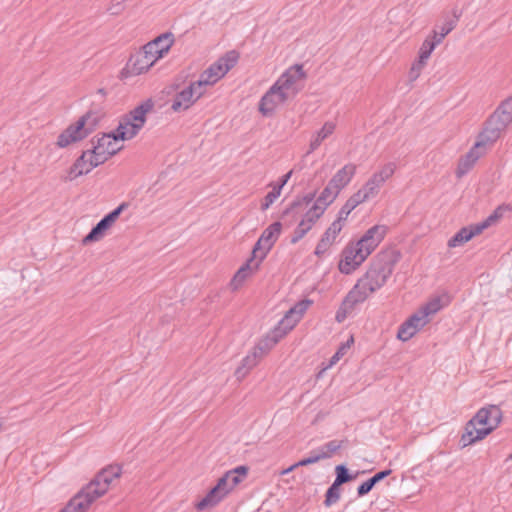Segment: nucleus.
<instances>
[{"label":"nucleus","mask_w":512,"mask_h":512,"mask_svg":"<svg viewBox=\"0 0 512 512\" xmlns=\"http://www.w3.org/2000/svg\"><path fill=\"white\" fill-rule=\"evenodd\" d=\"M152 66H124L120 71L118 78L124 84H135L136 78L149 72Z\"/></svg>","instance_id":"obj_29"},{"label":"nucleus","mask_w":512,"mask_h":512,"mask_svg":"<svg viewBox=\"0 0 512 512\" xmlns=\"http://www.w3.org/2000/svg\"><path fill=\"white\" fill-rule=\"evenodd\" d=\"M225 496L222 494L219 486H214L205 497L196 505L198 510H204L207 507H214L219 504Z\"/></svg>","instance_id":"obj_31"},{"label":"nucleus","mask_w":512,"mask_h":512,"mask_svg":"<svg viewBox=\"0 0 512 512\" xmlns=\"http://www.w3.org/2000/svg\"><path fill=\"white\" fill-rule=\"evenodd\" d=\"M418 331L412 327L411 323L405 320L398 329L397 338L403 342L410 340Z\"/></svg>","instance_id":"obj_37"},{"label":"nucleus","mask_w":512,"mask_h":512,"mask_svg":"<svg viewBox=\"0 0 512 512\" xmlns=\"http://www.w3.org/2000/svg\"><path fill=\"white\" fill-rule=\"evenodd\" d=\"M341 496L340 485H336V483H332V485L327 489L325 494L324 504L326 507H330L331 505L337 503Z\"/></svg>","instance_id":"obj_36"},{"label":"nucleus","mask_w":512,"mask_h":512,"mask_svg":"<svg viewBox=\"0 0 512 512\" xmlns=\"http://www.w3.org/2000/svg\"><path fill=\"white\" fill-rule=\"evenodd\" d=\"M359 303H363V301L355 294V292L350 290L336 312V321L338 323L343 322L347 318L348 314L353 311L355 305Z\"/></svg>","instance_id":"obj_28"},{"label":"nucleus","mask_w":512,"mask_h":512,"mask_svg":"<svg viewBox=\"0 0 512 512\" xmlns=\"http://www.w3.org/2000/svg\"><path fill=\"white\" fill-rule=\"evenodd\" d=\"M339 193L340 191H338V189L335 188L334 185H331L329 182L314 203L321 207H325L326 210L327 207L337 198Z\"/></svg>","instance_id":"obj_32"},{"label":"nucleus","mask_w":512,"mask_h":512,"mask_svg":"<svg viewBox=\"0 0 512 512\" xmlns=\"http://www.w3.org/2000/svg\"><path fill=\"white\" fill-rule=\"evenodd\" d=\"M175 43V36L172 32L160 34L153 40L142 46L139 54V61L146 64H155L163 59Z\"/></svg>","instance_id":"obj_7"},{"label":"nucleus","mask_w":512,"mask_h":512,"mask_svg":"<svg viewBox=\"0 0 512 512\" xmlns=\"http://www.w3.org/2000/svg\"><path fill=\"white\" fill-rule=\"evenodd\" d=\"M98 123L95 113L89 111L81 116L74 124L69 125L57 138L56 145L65 148L72 143L86 138Z\"/></svg>","instance_id":"obj_6"},{"label":"nucleus","mask_w":512,"mask_h":512,"mask_svg":"<svg viewBox=\"0 0 512 512\" xmlns=\"http://www.w3.org/2000/svg\"><path fill=\"white\" fill-rule=\"evenodd\" d=\"M306 73L303 66H290L275 82L285 95L291 99L303 88Z\"/></svg>","instance_id":"obj_11"},{"label":"nucleus","mask_w":512,"mask_h":512,"mask_svg":"<svg viewBox=\"0 0 512 512\" xmlns=\"http://www.w3.org/2000/svg\"><path fill=\"white\" fill-rule=\"evenodd\" d=\"M343 228V224H339L338 221H333L331 225L321 236L319 242L316 245L314 254L317 257H322L328 249L336 242V238Z\"/></svg>","instance_id":"obj_23"},{"label":"nucleus","mask_w":512,"mask_h":512,"mask_svg":"<svg viewBox=\"0 0 512 512\" xmlns=\"http://www.w3.org/2000/svg\"><path fill=\"white\" fill-rule=\"evenodd\" d=\"M233 66H209L196 81H192L188 86L180 89L181 83L176 79L173 83L165 88V92L169 95L176 92L171 104V111L179 113L191 108L206 92L207 86L214 85L223 78Z\"/></svg>","instance_id":"obj_1"},{"label":"nucleus","mask_w":512,"mask_h":512,"mask_svg":"<svg viewBox=\"0 0 512 512\" xmlns=\"http://www.w3.org/2000/svg\"><path fill=\"white\" fill-rule=\"evenodd\" d=\"M262 261L259 257L252 256L237 270L233 278L230 281V287L232 290H238L248 277L254 274L258 269Z\"/></svg>","instance_id":"obj_21"},{"label":"nucleus","mask_w":512,"mask_h":512,"mask_svg":"<svg viewBox=\"0 0 512 512\" xmlns=\"http://www.w3.org/2000/svg\"><path fill=\"white\" fill-rule=\"evenodd\" d=\"M240 60V54L236 50H231L225 54V56L222 58V61H224V64H230L234 63Z\"/></svg>","instance_id":"obj_50"},{"label":"nucleus","mask_w":512,"mask_h":512,"mask_svg":"<svg viewBox=\"0 0 512 512\" xmlns=\"http://www.w3.org/2000/svg\"><path fill=\"white\" fill-rule=\"evenodd\" d=\"M291 175H292V171H289L288 173H286L285 175H283L280 179V182L275 185L274 187H280V191L282 190V188L284 187V185L289 181V179L291 178Z\"/></svg>","instance_id":"obj_53"},{"label":"nucleus","mask_w":512,"mask_h":512,"mask_svg":"<svg viewBox=\"0 0 512 512\" xmlns=\"http://www.w3.org/2000/svg\"><path fill=\"white\" fill-rule=\"evenodd\" d=\"M120 141L122 140L118 137V133L115 130L103 133L100 137L93 138L92 142L94 145L91 153L97 158L98 163L103 164L123 148Z\"/></svg>","instance_id":"obj_9"},{"label":"nucleus","mask_w":512,"mask_h":512,"mask_svg":"<svg viewBox=\"0 0 512 512\" xmlns=\"http://www.w3.org/2000/svg\"><path fill=\"white\" fill-rule=\"evenodd\" d=\"M511 124L512 96L501 101L495 111L485 121L481 132L486 141H493L495 143Z\"/></svg>","instance_id":"obj_5"},{"label":"nucleus","mask_w":512,"mask_h":512,"mask_svg":"<svg viewBox=\"0 0 512 512\" xmlns=\"http://www.w3.org/2000/svg\"><path fill=\"white\" fill-rule=\"evenodd\" d=\"M325 211H326L325 207H321V206L317 205L316 203H313V205L304 214V216H307L310 219L318 221L321 218V216L324 214Z\"/></svg>","instance_id":"obj_46"},{"label":"nucleus","mask_w":512,"mask_h":512,"mask_svg":"<svg viewBox=\"0 0 512 512\" xmlns=\"http://www.w3.org/2000/svg\"><path fill=\"white\" fill-rule=\"evenodd\" d=\"M361 203L362 202L355 194L351 195L339 210L335 221H338L339 224H343L346 221L348 215Z\"/></svg>","instance_id":"obj_33"},{"label":"nucleus","mask_w":512,"mask_h":512,"mask_svg":"<svg viewBox=\"0 0 512 512\" xmlns=\"http://www.w3.org/2000/svg\"><path fill=\"white\" fill-rule=\"evenodd\" d=\"M256 364H257V353L253 352L252 354L247 355L242 360V367L238 368L236 373L239 374L243 368H245L246 371H248V370L252 369Z\"/></svg>","instance_id":"obj_47"},{"label":"nucleus","mask_w":512,"mask_h":512,"mask_svg":"<svg viewBox=\"0 0 512 512\" xmlns=\"http://www.w3.org/2000/svg\"><path fill=\"white\" fill-rule=\"evenodd\" d=\"M101 165L97 158L91 153V150L84 151L68 172V180L72 181L79 176L88 174L92 169Z\"/></svg>","instance_id":"obj_19"},{"label":"nucleus","mask_w":512,"mask_h":512,"mask_svg":"<svg viewBox=\"0 0 512 512\" xmlns=\"http://www.w3.org/2000/svg\"><path fill=\"white\" fill-rule=\"evenodd\" d=\"M311 230L310 227H308L303 220L298 223L296 228L293 231V234L291 236L290 242L291 244L298 243L302 238L305 237V235Z\"/></svg>","instance_id":"obj_39"},{"label":"nucleus","mask_w":512,"mask_h":512,"mask_svg":"<svg viewBox=\"0 0 512 512\" xmlns=\"http://www.w3.org/2000/svg\"><path fill=\"white\" fill-rule=\"evenodd\" d=\"M312 303L310 299H303L297 302L279 321L278 325L272 331V336H267L258 344L257 348L261 352L271 349L283 336L296 326Z\"/></svg>","instance_id":"obj_4"},{"label":"nucleus","mask_w":512,"mask_h":512,"mask_svg":"<svg viewBox=\"0 0 512 512\" xmlns=\"http://www.w3.org/2000/svg\"><path fill=\"white\" fill-rule=\"evenodd\" d=\"M281 191L280 187H274L272 191H270L263 199V202L261 203V210L266 211L274 202L275 200L280 196Z\"/></svg>","instance_id":"obj_41"},{"label":"nucleus","mask_w":512,"mask_h":512,"mask_svg":"<svg viewBox=\"0 0 512 512\" xmlns=\"http://www.w3.org/2000/svg\"><path fill=\"white\" fill-rule=\"evenodd\" d=\"M357 171V166L353 163H348L339 169L330 179V184L334 185L338 191L345 188L353 179Z\"/></svg>","instance_id":"obj_25"},{"label":"nucleus","mask_w":512,"mask_h":512,"mask_svg":"<svg viewBox=\"0 0 512 512\" xmlns=\"http://www.w3.org/2000/svg\"><path fill=\"white\" fill-rule=\"evenodd\" d=\"M282 224L280 222H274L270 224L261 234L257 242L255 243L252 254L254 257H259L260 261L267 256L271 248L276 243L277 239L281 234Z\"/></svg>","instance_id":"obj_15"},{"label":"nucleus","mask_w":512,"mask_h":512,"mask_svg":"<svg viewBox=\"0 0 512 512\" xmlns=\"http://www.w3.org/2000/svg\"><path fill=\"white\" fill-rule=\"evenodd\" d=\"M296 467H297V466L292 465V466H290L289 468H287L286 470H284V471H283V473H284V474L289 473L290 471H292V470H293L294 468H296Z\"/></svg>","instance_id":"obj_59"},{"label":"nucleus","mask_w":512,"mask_h":512,"mask_svg":"<svg viewBox=\"0 0 512 512\" xmlns=\"http://www.w3.org/2000/svg\"><path fill=\"white\" fill-rule=\"evenodd\" d=\"M300 205V202L299 201H294L291 203L290 207L287 208L285 211H284V214H287L290 212L291 209H293L294 207L296 206H299Z\"/></svg>","instance_id":"obj_57"},{"label":"nucleus","mask_w":512,"mask_h":512,"mask_svg":"<svg viewBox=\"0 0 512 512\" xmlns=\"http://www.w3.org/2000/svg\"><path fill=\"white\" fill-rule=\"evenodd\" d=\"M97 94H100V95L104 98V97L106 96V94H107V93H106V91H105V89H104V88H99V89L97 90Z\"/></svg>","instance_id":"obj_58"},{"label":"nucleus","mask_w":512,"mask_h":512,"mask_svg":"<svg viewBox=\"0 0 512 512\" xmlns=\"http://www.w3.org/2000/svg\"><path fill=\"white\" fill-rule=\"evenodd\" d=\"M510 458H512V455L510 456Z\"/></svg>","instance_id":"obj_60"},{"label":"nucleus","mask_w":512,"mask_h":512,"mask_svg":"<svg viewBox=\"0 0 512 512\" xmlns=\"http://www.w3.org/2000/svg\"><path fill=\"white\" fill-rule=\"evenodd\" d=\"M493 143V141H486L483 133L480 132L478 140L473 145V147L463 157L460 158L456 169V176L461 178L467 174L473 168L479 158L486 153L487 146L492 145Z\"/></svg>","instance_id":"obj_14"},{"label":"nucleus","mask_w":512,"mask_h":512,"mask_svg":"<svg viewBox=\"0 0 512 512\" xmlns=\"http://www.w3.org/2000/svg\"><path fill=\"white\" fill-rule=\"evenodd\" d=\"M408 322L411 323L412 327L417 331L421 330L427 323L428 319L421 313V311L414 313L408 319Z\"/></svg>","instance_id":"obj_42"},{"label":"nucleus","mask_w":512,"mask_h":512,"mask_svg":"<svg viewBox=\"0 0 512 512\" xmlns=\"http://www.w3.org/2000/svg\"><path fill=\"white\" fill-rule=\"evenodd\" d=\"M343 446V441L331 440L324 445L320 446L317 450L322 459L330 458Z\"/></svg>","instance_id":"obj_34"},{"label":"nucleus","mask_w":512,"mask_h":512,"mask_svg":"<svg viewBox=\"0 0 512 512\" xmlns=\"http://www.w3.org/2000/svg\"><path fill=\"white\" fill-rule=\"evenodd\" d=\"M388 232L386 225H374L369 228L363 236L357 241L368 254V256L378 247Z\"/></svg>","instance_id":"obj_18"},{"label":"nucleus","mask_w":512,"mask_h":512,"mask_svg":"<svg viewBox=\"0 0 512 512\" xmlns=\"http://www.w3.org/2000/svg\"><path fill=\"white\" fill-rule=\"evenodd\" d=\"M126 1L127 0H112V5L110 7V10H114V12H119L122 4Z\"/></svg>","instance_id":"obj_54"},{"label":"nucleus","mask_w":512,"mask_h":512,"mask_svg":"<svg viewBox=\"0 0 512 512\" xmlns=\"http://www.w3.org/2000/svg\"><path fill=\"white\" fill-rule=\"evenodd\" d=\"M335 472H336V478L334 480V483H336V485L341 486L342 484L347 483L354 479V476H352L349 473L348 468L344 464L337 465L335 468Z\"/></svg>","instance_id":"obj_38"},{"label":"nucleus","mask_w":512,"mask_h":512,"mask_svg":"<svg viewBox=\"0 0 512 512\" xmlns=\"http://www.w3.org/2000/svg\"><path fill=\"white\" fill-rule=\"evenodd\" d=\"M437 45H439V43L435 42V40L428 35L420 47L419 61L421 63L427 61Z\"/></svg>","instance_id":"obj_35"},{"label":"nucleus","mask_w":512,"mask_h":512,"mask_svg":"<svg viewBox=\"0 0 512 512\" xmlns=\"http://www.w3.org/2000/svg\"><path fill=\"white\" fill-rule=\"evenodd\" d=\"M153 108L154 101L151 98H147L122 116L142 130L147 121V114L152 112Z\"/></svg>","instance_id":"obj_22"},{"label":"nucleus","mask_w":512,"mask_h":512,"mask_svg":"<svg viewBox=\"0 0 512 512\" xmlns=\"http://www.w3.org/2000/svg\"><path fill=\"white\" fill-rule=\"evenodd\" d=\"M302 220L303 222L308 226L310 227L311 229L313 228V226L316 224L317 221L313 220V219H310L308 218L307 216H304L302 217Z\"/></svg>","instance_id":"obj_55"},{"label":"nucleus","mask_w":512,"mask_h":512,"mask_svg":"<svg viewBox=\"0 0 512 512\" xmlns=\"http://www.w3.org/2000/svg\"><path fill=\"white\" fill-rule=\"evenodd\" d=\"M422 66H411L408 77L411 82L415 81L421 74Z\"/></svg>","instance_id":"obj_52"},{"label":"nucleus","mask_w":512,"mask_h":512,"mask_svg":"<svg viewBox=\"0 0 512 512\" xmlns=\"http://www.w3.org/2000/svg\"><path fill=\"white\" fill-rule=\"evenodd\" d=\"M367 252L356 242H350L343 249L338 268L341 273L349 275L354 272L366 259Z\"/></svg>","instance_id":"obj_13"},{"label":"nucleus","mask_w":512,"mask_h":512,"mask_svg":"<svg viewBox=\"0 0 512 512\" xmlns=\"http://www.w3.org/2000/svg\"><path fill=\"white\" fill-rule=\"evenodd\" d=\"M314 197H315V194L314 193H310V194H308V195L303 197V201L306 204H309V203H311L314 200Z\"/></svg>","instance_id":"obj_56"},{"label":"nucleus","mask_w":512,"mask_h":512,"mask_svg":"<svg viewBox=\"0 0 512 512\" xmlns=\"http://www.w3.org/2000/svg\"><path fill=\"white\" fill-rule=\"evenodd\" d=\"M502 417V410L497 405L480 408L465 425V432L460 440L462 447L484 439L500 425Z\"/></svg>","instance_id":"obj_3"},{"label":"nucleus","mask_w":512,"mask_h":512,"mask_svg":"<svg viewBox=\"0 0 512 512\" xmlns=\"http://www.w3.org/2000/svg\"><path fill=\"white\" fill-rule=\"evenodd\" d=\"M504 208L499 206L490 216H488L484 221L474 224V226H483L482 231L488 228L493 222L498 220L502 216V210Z\"/></svg>","instance_id":"obj_44"},{"label":"nucleus","mask_w":512,"mask_h":512,"mask_svg":"<svg viewBox=\"0 0 512 512\" xmlns=\"http://www.w3.org/2000/svg\"><path fill=\"white\" fill-rule=\"evenodd\" d=\"M483 226H466L462 227L453 237L448 240V247L455 248L470 241L474 236L482 233Z\"/></svg>","instance_id":"obj_26"},{"label":"nucleus","mask_w":512,"mask_h":512,"mask_svg":"<svg viewBox=\"0 0 512 512\" xmlns=\"http://www.w3.org/2000/svg\"><path fill=\"white\" fill-rule=\"evenodd\" d=\"M289 98L274 83L269 90L261 97L259 111L265 117L272 116L280 104L285 103Z\"/></svg>","instance_id":"obj_17"},{"label":"nucleus","mask_w":512,"mask_h":512,"mask_svg":"<svg viewBox=\"0 0 512 512\" xmlns=\"http://www.w3.org/2000/svg\"><path fill=\"white\" fill-rule=\"evenodd\" d=\"M94 501L82 488L59 512H86Z\"/></svg>","instance_id":"obj_24"},{"label":"nucleus","mask_w":512,"mask_h":512,"mask_svg":"<svg viewBox=\"0 0 512 512\" xmlns=\"http://www.w3.org/2000/svg\"><path fill=\"white\" fill-rule=\"evenodd\" d=\"M322 458L320 457V454L318 450H313L310 452V455L307 458H304L300 460L299 462L295 463L294 466H307L313 463H316L320 461Z\"/></svg>","instance_id":"obj_48"},{"label":"nucleus","mask_w":512,"mask_h":512,"mask_svg":"<svg viewBox=\"0 0 512 512\" xmlns=\"http://www.w3.org/2000/svg\"><path fill=\"white\" fill-rule=\"evenodd\" d=\"M353 342V338H351L349 341H347L345 344H342L338 350L335 352V354L330 358L329 363L325 367V369L331 368L334 366L345 354L346 349L350 346V343Z\"/></svg>","instance_id":"obj_43"},{"label":"nucleus","mask_w":512,"mask_h":512,"mask_svg":"<svg viewBox=\"0 0 512 512\" xmlns=\"http://www.w3.org/2000/svg\"><path fill=\"white\" fill-rule=\"evenodd\" d=\"M396 163L388 162L374 172L370 178L363 184V186L354 194L359 200L364 203L372 198H375L384 183L390 179L396 171Z\"/></svg>","instance_id":"obj_8"},{"label":"nucleus","mask_w":512,"mask_h":512,"mask_svg":"<svg viewBox=\"0 0 512 512\" xmlns=\"http://www.w3.org/2000/svg\"><path fill=\"white\" fill-rule=\"evenodd\" d=\"M391 472L392 471L390 469L377 472L375 475H373L371 477V479L374 482V484L376 485L377 483H379L380 481L385 479L387 476H389L391 474Z\"/></svg>","instance_id":"obj_51"},{"label":"nucleus","mask_w":512,"mask_h":512,"mask_svg":"<svg viewBox=\"0 0 512 512\" xmlns=\"http://www.w3.org/2000/svg\"><path fill=\"white\" fill-rule=\"evenodd\" d=\"M367 252L356 242H350L343 249L338 268L341 273L349 275L354 272L366 259Z\"/></svg>","instance_id":"obj_12"},{"label":"nucleus","mask_w":512,"mask_h":512,"mask_svg":"<svg viewBox=\"0 0 512 512\" xmlns=\"http://www.w3.org/2000/svg\"><path fill=\"white\" fill-rule=\"evenodd\" d=\"M248 473L246 466H238L232 470L227 471L217 482L222 494L226 497Z\"/></svg>","instance_id":"obj_20"},{"label":"nucleus","mask_w":512,"mask_h":512,"mask_svg":"<svg viewBox=\"0 0 512 512\" xmlns=\"http://www.w3.org/2000/svg\"><path fill=\"white\" fill-rule=\"evenodd\" d=\"M335 129L336 124L334 122H325L322 128L312 135L307 153L310 154L317 150L322 142L334 133Z\"/></svg>","instance_id":"obj_27"},{"label":"nucleus","mask_w":512,"mask_h":512,"mask_svg":"<svg viewBox=\"0 0 512 512\" xmlns=\"http://www.w3.org/2000/svg\"><path fill=\"white\" fill-rule=\"evenodd\" d=\"M440 308V300L434 299L428 302L424 307H422L420 311L427 318L429 315L437 313L440 310Z\"/></svg>","instance_id":"obj_45"},{"label":"nucleus","mask_w":512,"mask_h":512,"mask_svg":"<svg viewBox=\"0 0 512 512\" xmlns=\"http://www.w3.org/2000/svg\"><path fill=\"white\" fill-rule=\"evenodd\" d=\"M398 256L394 251H382L371 261L366 273L357 280L351 291L364 302L381 289L391 277Z\"/></svg>","instance_id":"obj_2"},{"label":"nucleus","mask_w":512,"mask_h":512,"mask_svg":"<svg viewBox=\"0 0 512 512\" xmlns=\"http://www.w3.org/2000/svg\"><path fill=\"white\" fill-rule=\"evenodd\" d=\"M375 486L374 482L372 481L371 478H369L368 480H366L365 482H363L362 484H360L357 488V494L359 497H362L366 494H368L372 489L373 487Z\"/></svg>","instance_id":"obj_49"},{"label":"nucleus","mask_w":512,"mask_h":512,"mask_svg":"<svg viewBox=\"0 0 512 512\" xmlns=\"http://www.w3.org/2000/svg\"><path fill=\"white\" fill-rule=\"evenodd\" d=\"M453 26L451 23H446L436 30H434L429 36L435 40L437 43H441L443 39L451 32Z\"/></svg>","instance_id":"obj_40"},{"label":"nucleus","mask_w":512,"mask_h":512,"mask_svg":"<svg viewBox=\"0 0 512 512\" xmlns=\"http://www.w3.org/2000/svg\"><path fill=\"white\" fill-rule=\"evenodd\" d=\"M127 203L120 204L117 208L105 215L83 238V244L99 241L103 238L105 231L118 219L121 212L127 207Z\"/></svg>","instance_id":"obj_16"},{"label":"nucleus","mask_w":512,"mask_h":512,"mask_svg":"<svg viewBox=\"0 0 512 512\" xmlns=\"http://www.w3.org/2000/svg\"><path fill=\"white\" fill-rule=\"evenodd\" d=\"M140 131L141 129L135 126L132 122L126 120L123 116L120 117L118 126L115 129V132L118 133V137H120L122 141L133 139Z\"/></svg>","instance_id":"obj_30"},{"label":"nucleus","mask_w":512,"mask_h":512,"mask_svg":"<svg viewBox=\"0 0 512 512\" xmlns=\"http://www.w3.org/2000/svg\"><path fill=\"white\" fill-rule=\"evenodd\" d=\"M121 471L122 469L120 466H108L107 468L102 469L95 478L84 487V489L91 498L96 500L108 491L113 480L121 475Z\"/></svg>","instance_id":"obj_10"}]
</instances>
